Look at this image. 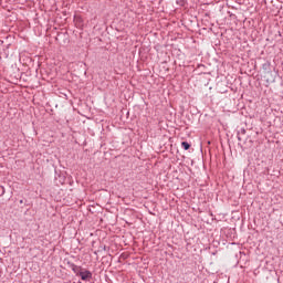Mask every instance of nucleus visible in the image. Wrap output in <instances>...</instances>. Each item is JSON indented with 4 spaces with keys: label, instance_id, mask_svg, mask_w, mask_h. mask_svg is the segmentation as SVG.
<instances>
[{
    "label": "nucleus",
    "instance_id": "nucleus-3",
    "mask_svg": "<svg viewBox=\"0 0 283 283\" xmlns=\"http://www.w3.org/2000/svg\"><path fill=\"white\" fill-rule=\"evenodd\" d=\"M78 266H76V265H73V268H72V271H74V273L76 274V275H78V273H81V271H78Z\"/></svg>",
    "mask_w": 283,
    "mask_h": 283
},
{
    "label": "nucleus",
    "instance_id": "nucleus-1",
    "mask_svg": "<svg viewBox=\"0 0 283 283\" xmlns=\"http://www.w3.org/2000/svg\"><path fill=\"white\" fill-rule=\"evenodd\" d=\"M77 275L83 280L84 282H90L92 280V272L87 270L80 271Z\"/></svg>",
    "mask_w": 283,
    "mask_h": 283
},
{
    "label": "nucleus",
    "instance_id": "nucleus-2",
    "mask_svg": "<svg viewBox=\"0 0 283 283\" xmlns=\"http://www.w3.org/2000/svg\"><path fill=\"white\" fill-rule=\"evenodd\" d=\"M181 147L187 151V149H189L191 147V145H189V143H187V142H182Z\"/></svg>",
    "mask_w": 283,
    "mask_h": 283
}]
</instances>
